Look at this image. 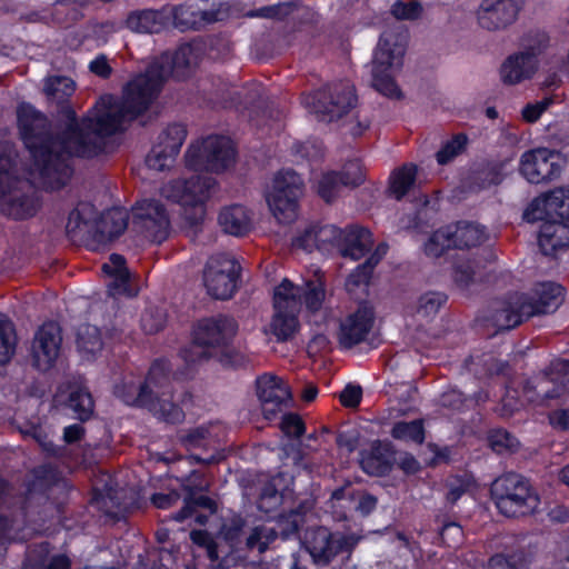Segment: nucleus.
<instances>
[{"label": "nucleus", "instance_id": "30", "mask_svg": "<svg viewBox=\"0 0 569 569\" xmlns=\"http://www.w3.org/2000/svg\"><path fill=\"white\" fill-rule=\"evenodd\" d=\"M538 234V244L546 256L569 246V226L566 222L545 219Z\"/></svg>", "mask_w": 569, "mask_h": 569}, {"label": "nucleus", "instance_id": "9", "mask_svg": "<svg viewBox=\"0 0 569 569\" xmlns=\"http://www.w3.org/2000/svg\"><path fill=\"white\" fill-rule=\"evenodd\" d=\"M491 495L498 510L507 517L525 516L540 505L537 492L529 481L518 473H506L491 485Z\"/></svg>", "mask_w": 569, "mask_h": 569}, {"label": "nucleus", "instance_id": "51", "mask_svg": "<svg viewBox=\"0 0 569 569\" xmlns=\"http://www.w3.org/2000/svg\"><path fill=\"white\" fill-rule=\"evenodd\" d=\"M197 507H202L207 509L211 515L216 512L214 501L207 496H200L196 499H186L183 508L173 515V519L176 521H183L192 517L193 513H196Z\"/></svg>", "mask_w": 569, "mask_h": 569}, {"label": "nucleus", "instance_id": "54", "mask_svg": "<svg viewBox=\"0 0 569 569\" xmlns=\"http://www.w3.org/2000/svg\"><path fill=\"white\" fill-rule=\"evenodd\" d=\"M341 183L347 187H356L363 182L365 173L359 160L348 161L341 172H338Z\"/></svg>", "mask_w": 569, "mask_h": 569}, {"label": "nucleus", "instance_id": "55", "mask_svg": "<svg viewBox=\"0 0 569 569\" xmlns=\"http://www.w3.org/2000/svg\"><path fill=\"white\" fill-rule=\"evenodd\" d=\"M465 144L466 138L463 136H456L453 139L446 142L436 154L438 163L447 164L450 162L462 151Z\"/></svg>", "mask_w": 569, "mask_h": 569}, {"label": "nucleus", "instance_id": "18", "mask_svg": "<svg viewBox=\"0 0 569 569\" xmlns=\"http://www.w3.org/2000/svg\"><path fill=\"white\" fill-rule=\"evenodd\" d=\"M256 390L266 419H273L291 401L288 385L278 376L264 373L257 378Z\"/></svg>", "mask_w": 569, "mask_h": 569}, {"label": "nucleus", "instance_id": "7", "mask_svg": "<svg viewBox=\"0 0 569 569\" xmlns=\"http://www.w3.org/2000/svg\"><path fill=\"white\" fill-rule=\"evenodd\" d=\"M403 54V37L390 30L385 31L373 54L371 74L372 86L386 97L397 99L401 97L393 76L402 66Z\"/></svg>", "mask_w": 569, "mask_h": 569}, {"label": "nucleus", "instance_id": "11", "mask_svg": "<svg viewBox=\"0 0 569 569\" xmlns=\"http://www.w3.org/2000/svg\"><path fill=\"white\" fill-rule=\"evenodd\" d=\"M273 309L269 331L278 341H286L298 331L301 310V290L289 279H283L274 288Z\"/></svg>", "mask_w": 569, "mask_h": 569}, {"label": "nucleus", "instance_id": "29", "mask_svg": "<svg viewBox=\"0 0 569 569\" xmlns=\"http://www.w3.org/2000/svg\"><path fill=\"white\" fill-rule=\"evenodd\" d=\"M539 60L526 52L509 56L501 66L500 77L503 83L517 84L530 79L537 71Z\"/></svg>", "mask_w": 569, "mask_h": 569}, {"label": "nucleus", "instance_id": "3", "mask_svg": "<svg viewBox=\"0 0 569 569\" xmlns=\"http://www.w3.org/2000/svg\"><path fill=\"white\" fill-rule=\"evenodd\" d=\"M114 393L124 403L144 407L166 422L177 423L184 417L182 409L171 400V383L164 361L152 365L143 386L131 382L118 385Z\"/></svg>", "mask_w": 569, "mask_h": 569}, {"label": "nucleus", "instance_id": "26", "mask_svg": "<svg viewBox=\"0 0 569 569\" xmlns=\"http://www.w3.org/2000/svg\"><path fill=\"white\" fill-rule=\"evenodd\" d=\"M169 6L159 9H141L131 11L126 26L137 33H158L169 27V16L172 14Z\"/></svg>", "mask_w": 569, "mask_h": 569}, {"label": "nucleus", "instance_id": "22", "mask_svg": "<svg viewBox=\"0 0 569 569\" xmlns=\"http://www.w3.org/2000/svg\"><path fill=\"white\" fill-rule=\"evenodd\" d=\"M100 219L93 204L79 202L70 212L66 226L67 233L74 241L86 242L93 250L96 239H102L98 234Z\"/></svg>", "mask_w": 569, "mask_h": 569}, {"label": "nucleus", "instance_id": "41", "mask_svg": "<svg viewBox=\"0 0 569 569\" xmlns=\"http://www.w3.org/2000/svg\"><path fill=\"white\" fill-rule=\"evenodd\" d=\"M17 336L11 320L0 313V365L7 363L16 351Z\"/></svg>", "mask_w": 569, "mask_h": 569}, {"label": "nucleus", "instance_id": "12", "mask_svg": "<svg viewBox=\"0 0 569 569\" xmlns=\"http://www.w3.org/2000/svg\"><path fill=\"white\" fill-rule=\"evenodd\" d=\"M303 194V181L293 170H280L266 192V200L274 218L290 223L298 216V201Z\"/></svg>", "mask_w": 569, "mask_h": 569}, {"label": "nucleus", "instance_id": "60", "mask_svg": "<svg viewBox=\"0 0 569 569\" xmlns=\"http://www.w3.org/2000/svg\"><path fill=\"white\" fill-rule=\"evenodd\" d=\"M243 526L244 521L240 517H233L221 528L223 539L227 540L233 549H238Z\"/></svg>", "mask_w": 569, "mask_h": 569}, {"label": "nucleus", "instance_id": "47", "mask_svg": "<svg viewBox=\"0 0 569 569\" xmlns=\"http://www.w3.org/2000/svg\"><path fill=\"white\" fill-rule=\"evenodd\" d=\"M277 531L268 526H257L252 528L247 537L246 547L249 550L258 549L259 552H264L269 545L276 539Z\"/></svg>", "mask_w": 569, "mask_h": 569}, {"label": "nucleus", "instance_id": "10", "mask_svg": "<svg viewBox=\"0 0 569 569\" xmlns=\"http://www.w3.org/2000/svg\"><path fill=\"white\" fill-rule=\"evenodd\" d=\"M302 103L319 121L332 122L356 107L357 96L350 82L340 81L303 96Z\"/></svg>", "mask_w": 569, "mask_h": 569}, {"label": "nucleus", "instance_id": "37", "mask_svg": "<svg viewBox=\"0 0 569 569\" xmlns=\"http://www.w3.org/2000/svg\"><path fill=\"white\" fill-rule=\"evenodd\" d=\"M49 543L43 542L29 551L22 569H69L71 561L64 555H57L47 559Z\"/></svg>", "mask_w": 569, "mask_h": 569}, {"label": "nucleus", "instance_id": "5", "mask_svg": "<svg viewBox=\"0 0 569 569\" xmlns=\"http://www.w3.org/2000/svg\"><path fill=\"white\" fill-rule=\"evenodd\" d=\"M563 301V288L551 281L535 286L530 295L511 293L496 302L492 322L498 330H510L523 319L556 311Z\"/></svg>", "mask_w": 569, "mask_h": 569}, {"label": "nucleus", "instance_id": "62", "mask_svg": "<svg viewBox=\"0 0 569 569\" xmlns=\"http://www.w3.org/2000/svg\"><path fill=\"white\" fill-rule=\"evenodd\" d=\"M190 539L193 543L206 548L207 555L211 561H217L219 558L217 543L212 537L204 530H193L190 532Z\"/></svg>", "mask_w": 569, "mask_h": 569}, {"label": "nucleus", "instance_id": "27", "mask_svg": "<svg viewBox=\"0 0 569 569\" xmlns=\"http://www.w3.org/2000/svg\"><path fill=\"white\" fill-rule=\"evenodd\" d=\"M342 538L330 533L327 528L320 527L310 532L307 538V549L313 561L327 565L341 550Z\"/></svg>", "mask_w": 569, "mask_h": 569}, {"label": "nucleus", "instance_id": "56", "mask_svg": "<svg viewBox=\"0 0 569 569\" xmlns=\"http://www.w3.org/2000/svg\"><path fill=\"white\" fill-rule=\"evenodd\" d=\"M490 447L498 453L506 450H515L518 447L517 439L506 430H495L489 436Z\"/></svg>", "mask_w": 569, "mask_h": 569}, {"label": "nucleus", "instance_id": "28", "mask_svg": "<svg viewBox=\"0 0 569 569\" xmlns=\"http://www.w3.org/2000/svg\"><path fill=\"white\" fill-rule=\"evenodd\" d=\"M108 345V335L99 327L84 323L78 327L76 333V347L81 359L92 361L102 355Z\"/></svg>", "mask_w": 569, "mask_h": 569}, {"label": "nucleus", "instance_id": "31", "mask_svg": "<svg viewBox=\"0 0 569 569\" xmlns=\"http://www.w3.org/2000/svg\"><path fill=\"white\" fill-rule=\"evenodd\" d=\"M388 251L387 243H380L377 246L375 252L368 258V260L358 266L347 278L346 289L351 295L366 293L367 287L376 264L386 256Z\"/></svg>", "mask_w": 569, "mask_h": 569}, {"label": "nucleus", "instance_id": "57", "mask_svg": "<svg viewBox=\"0 0 569 569\" xmlns=\"http://www.w3.org/2000/svg\"><path fill=\"white\" fill-rule=\"evenodd\" d=\"M553 104L551 97L535 102L527 103L522 110L521 116L526 122L533 123L538 121L543 112H546Z\"/></svg>", "mask_w": 569, "mask_h": 569}, {"label": "nucleus", "instance_id": "23", "mask_svg": "<svg viewBox=\"0 0 569 569\" xmlns=\"http://www.w3.org/2000/svg\"><path fill=\"white\" fill-rule=\"evenodd\" d=\"M375 323L371 307L360 306L340 321L338 341L341 348L350 349L366 340Z\"/></svg>", "mask_w": 569, "mask_h": 569}, {"label": "nucleus", "instance_id": "38", "mask_svg": "<svg viewBox=\"0 0 569 569\" xmlns=\"http://www.w3.org/2000/svg\"><path fill=\"white\" fill-rule=\"evenodd\" d=\"M331 501L332 507L338 505L343 509H350L353 505L355 509L362 515L370 513L377 505V499L373 496L367 493L361 495L359 500L356 502L353 500L352 490L350 487L335 490L331 495Z\"/></svg>", "mask_w": 569, "mask_h": 569}, {"label": "nucleus", "instance_id": "49", "mask_svg": "<svg viewBox=\"0 0 569 569\" xmlns=\"http://www.w3.org/2000/svg\"><path fill=\"white\" fill-rule=\"evenodd\" d=\"M176 160V156L168 152L162 144H154L146 158V164L154 171H163L170 169Z\"/></svg>", "mask_w": 569, "mask_h": 569}, {"label": "nucleus", "instance_id": "20", "mask_svg": "<svg viewBox=\"0 0 569 569\" xmlns=\"http://www.w3.org/2000/svg\"><path fill=\"white\" fill-rule=\"evenodd\" d=\"M61 329L56 322L43 323L34 333L31 353L34 366L42 371L52 367L60 355Z\"/></svg>", "mask_w": 569, "mask_h": 569}, {"label": "nucleus", "instance_id": "59", "mask_svg": "<svg viewBox=\"0 0 569 569\" xmlns=\"http://www.w3.org/2000/svg\"><path fill=\"white\" fill-rule=\"evenodd\" d=\"M210 438L211 433L208 428L197 427L182 435L180 441L188 450H191L203 446Z\"/></svg>", "mask_w": 569, "mask_h": 569}, {"label": "nucleus", "instance_id": "25", "mask_svg": "<svg viewBox=\"0 0 569 569\" xmlns=\"http://www.w3.org/2000/svg\"><path fill=\"white\" fill-rule=\"evenodd\" d=\"M301 290V308L305 307L310 321L319 323L329 317L327 307L326 281L321 273L316 272L313 278L305 280L302 286L295 284Z\"/></svg>", "mask_w": 569, "mask_h": 569}, {"label": "nucleus", "instance_id": "36", "mask_svg": "<svg viewBox=\"0 0 569 569\" xmlns=\"http://www.w3.org/2000/svg\"><path fill=\"white\" fill-rule=\"evenodd\" d=\"M451 228L452 246L457 249H470L482 244L488 236L485 228L473 222H458Z\"/></svg>", "mask_w": 569, "mask_h": 569}, {"label": "nucleus", "instance_id": "15", "mask_svg": "<svg viewBox=\"0 0 569 569\" xmlns=\"http://www.w3.org/2000/svg\"><path fill=\"white\" fill-rule=\"evenodd\" d=\"M240 266L233 256L217 253L209 258L203 282L207 292L214 299H229L237 289Z\"/></svg>", "mask_w": 569, "mask_h": 569}, {"label": "nucleus", "instance_id": "50", "mask_svg": "<svg viewBox=\"0 0 569 569\" xmlns=\"http://www.w3.org/2000/svg\"><path fill=\"white\" fill-rule=\"evenodd\" d=\"M141 328L146 333L159 332L166 325L167 315L162 308L148 307L141 316Z\"/></svg>", "mask_w": 569, "mask_h": 569}, {"label": "nucleus", "instance_id": "45", "mask_svg": "<svg viewBox=\"0 0 569 569\" xmlns=\"http://www.w3.org/2000/svg\"><path fill=\"white\" fill-rule=\"evenodd\" d=\"M480 273V264L470 259H459L455 264V282L462 289L476 282Z\"/></svg>", "mask_w": 569, "mask_h": 569}, {"label": "nucleus", "instance_id": "43", "mask_svg": "<svg viewBox=\"0 0 569 569\" xmlns=\"http://www.w3.org/2000/svg\"><path fill=\"white\" fill-rule=\"evenodd\" d=\"M187 137V129L183 124L173 123L168 126L158 137L156 144H162L173 156H178L181 146Z\"/></svg>", "mask_w": 569, "mask_h": 569}, {"label": "nucleus", "instance_id": "52", "mask_svg": "<svg viewBox=\"0 0 569 569\" xmlns=\"http://www.w3.org/2000/svg\"><path fill=\"white\" fill-rule=\"evenodd\" d=\"M548 44L549 37L546 32H531L523 38L520 52H526L538 60V57L547 49Z\"/></svg>", "mask_w": 569, "mask_h": 569}, {"label": "nucleus", "instance_id": "33", "mask_svg": "<svg viewBox=\"0 0 569 569\" xmlns=\"http://www.w3.org/2000/svg\"><path fill=\"white\" fill-rule=\"evenodd\" d=\"M128 227V213L120 208L108 210L101 218L98 228V234H101V240L96 239L93 250H99L108 242L119 237Z\"/></svg>", "mask_w": 569, "mask_h": 569}, {"label": "nucleus", "instance_id": "19", "mask_svg": "<svg viewBox=\"0 0 569 569\" xmlns=\"http://www.w3.org/2000/svg\"><path fill=\"white\" fill-rule=\"evenodd\" d=\"M528 222L561 219L569 221V188H558L531 201L523 213Z\"/></svg>", "mask_w": 569, "mask_h": 569}, {"label": "nucleus", "instance_id": "14", "mask_svg": "<svg viewBox=\"0 0 569 569\" xmlns=\"http://www.w3.org/2000/svg\"><path fill=\"white\" fill-rule=\"evenodd\" d=\"M317 239L320 247L329 242L343 258L352 260L362 258L373 244L371 232L359 226H348L343 229L325 226L319 230Z\"/></svg>", "mask_w": 569, "mask_h": 569}, {"label": "nucleus", "instance_id": "32", "mask_svg": "<svg viewBox=\"0 0 569 569\" xmlns=\"http://www.w3.org/2000/svg\"><path fill=\"white\" fill-rule=\"evenodd\" d=\"M218 222L223 232L234 237L244 236L252 226L249 211L240 204L224 207L219 213Z\"/></svg>", "mask_w": 569, "mask_h": 569}, {"label": "nucleus", "instance_id": "24", "mask_svg": "<svg viewBox=\"0 0 569 569\" xmlns=\"http://www.w3.org/2000/svg\"><path fill=\"white\" fill-rule=\"evenodd\" d=\"M520 8V0H482L477 11L478 22L487 30L505 28L517 19Z\"/></svg>", "mask_w": 569, "mask_h": 569}, {"label": "nucleus", "instance_id": "48", "mask_svg": "<svg viewBox=\"0 0 569 569\" xmlns=\"http://www.w3.org/2000/svg\"><path fill=\"white\" fill-rule=\"evenodd\" d=\"M343 187L346 186L341 183L338 172H327L318 181L317 191L325 201L330 202L340 193Z\"/></svg>", "mask_w": 569, "mask_h": 569}, {"label": "nucleus", "instance_id": "16", "mask_svg": "<svg viewBox=\"0 0 569 569\" xmlns=\"http://www.w3.org/2000/svg\"><path fill=\"white\" fill-rule=\"evenodd\" d=\"M134 230L151 242L161 243L169 236L170 221L159 200H142L132 210Z\"/></svg>", "mask_w": 569, "mask_h": 569}, {"label": "nucleus", "instance_id": "8", "mask_svg": "<svg viewBox=\"0 0 569 569\" xmlns=\"http://www.w3.org/2000/svg\"><path fill=\"white\" fill-rule=\"evenodd\" d=\"M232 141L223 136H208L192 142L184 154L186 167L193 171L223 173L236 164Z\"/></svg>", "mask_w": 569, "mask_h": 569}, {"label": "nucleus", "instance_id": "61", "mask_svg": "<svg viewBox=\"0 0 569 569\" xmlns=\"http://www.w3.org/2000/svg\"><path fill=\"white\" fill-rule=\"evenodd\" d=\"M488 567L489 569H522L523 557L521 553L496 555L490 558Z\"/></svg>", "mask_w": 569, "mask_h": 569}, {"label": "nucleus", "instance_id": "63", "mask_svg": "<svg viewBox=\"0 0 569 569\" xmlns=\"http://www.w3.org/2000/svg\"><path fill=\"white\" fill-rule=\"evenodd\" d=\"M292 10V4L282 2L278 4L259 8L250 13L251 17L281 19Z\"/></svg>", "mask_w": 569, "mask_h": 569}, {"label": "nucleus", "instance_id": "21", "mask_svg": "<svg viewBox=\"0 0 569 569\" xmlns=\"http://www.w3.org/2000/svg\"><path fill=\"white\" fill-rule=\"evenodd\" d=\"M202 53L200 43L181 44L173 53L166 52L151 61L157 64V71L166 80L170 74L183 78L198 66Z\"/></svg>", "mask_w": 569, "mask_h": 569}, {"label": "nucleus", "instance_id": "64", "mask_svg": "<svg viewBox=\"0 0 569 569\" xmlns=\"http://www.w3.org/2000/svg\"><path fill=\"white\" fill-rule=\"evenodd\" d=\"M280 428L288 437L298 438L305 432L302 419L295 413H288L282 417Z\"/></svg>", "mask_w": 569, "mask_h": 569}, {"label": "nucleus", "instance_id": "1", "mask_svg": "<svg viewBox=\"0 0 569 569\" xmlns=\"http://www.w3.org/2000/svg\"><path fill=\"white\" fill-rule=\"evenodd\" d=\"M164 79L151 62L144 72L133 76L122 88L121 98L104 94L80 121L72 110L66 111L62 133L52 137L47 118L31 104L18 108V124L32 166L33 183L47 190H58L71 179L70 158L94 157L104 149V137L124 130L147 112L162 89Z\"/></svg>", "mask_w": 569, "mask_h": 569}, {"label": "nucleus", "instance_id": "42", "mask_svg": "<svg viewBox=\"0 0 569 569\" xmlns=\"http://www.w3.org/2000/svg\"><path fill=\"white\" fill-rule=\"evenodd\" d=\"M68 405L79 420H88L93 412V400L86 388L77 387L70 391Z\"/></svg>", "mask_w": 569, "mask_h": 569}, {"label": "nucleus", "instance_id": "17", "mask_svg": "<svg viewBox=\"0 0 569 569\" xmlns=\"http://www.w3.org/2000/svg\"><path fill=\"white\" fill-rule=\"evenodd\" d=\"M560 153L547 148L525 152L520 159V172L530 183H541L558 177L562 170Z\"/></svg>", "mask_w": 569, "mask_h": 569}, {"label": "nucleus", "instance_id": "35", "mask_svg": "<svg viewBox=\"0 0 569 569\" xmlns=\"http://www.w3.org/2000/svg\"><path fill=\"white\" fill-rule=\"evenodd\" d=\"M168 6L173 11L172 14L169 16V26L173 24L181 30L197 29L202 23L214 21L212 14L200 11L192 4Z\"/></svg>", "mask_w": 569, "mask_h": 569}, {"label": "nucleus", "instance_id": "4", "mask_svg": "<svg viewBox=\"0 0 569 569\" xmlns=\"http://www.w3.org/2000/svg\"><path fill=\"white\" fill-rule=\"evenodd\" d=\"M40 208L31 181L22 178L17 153L9 142H0V211L16 220L30 218Z\"/></svg>", "mask_w": 569, "mask_h": 569}, {"label": "nucleus", "instance_id": "39", "mask_svg": "<svg viewBox=\"0 0 569 569\" xmlns=\"http://www.w3.org/2000/svg\"><path fill=\"white\" fill-rule=\"evenodd\" d=\"M417 168L413 164H405L395 170L390 176L389 191L392 197L400 200L413 187Z\"/></svg>", "mask_w": 569, "mask_h": 569}, {"label": "nucleus", "instance_id": "44", "mask_svg": "<svg viewBox=\"0 0 569 569\" xmlns=\"http://www.w3.org/2000/svg\"><path fill=\"white\" fill-rule=\"evenodd\" d=\"M391 436L398 440L412 441L420 445L425 440L423 422L420 419L409 422H397L391 430Z\"/></svg>", "mask_w": 569, "mask_h": 569}, {"label": "nucleus", "instance_id": "46", "mask_svg": "<svg viewBox=\"0 0 569 569\" xmlns=\"http://www.w3.org/2000/svg\"><path fill=\"white\" fill-rule=\"evenodd\" d=\"M451 228L448 226L436 230L425 243V252L430 257H440L449 248H453Z\"/></svg>", "mask_w": 569, "mask_h": 569}, {"label": "nucleus", "instance_id": "34", "mask_svg": "<svg viewBox=\"0 0 569 569\" xmlns=\"http://www.w3.org/2000/svg\"><path fill=\"white\" fill-rule=\"evenodd\" d=\"M102 271L111 278L108 283V291L111 296L133 295L129 286L130 273L122 256L111 254L109 261L103 263Z\"/></svg>", "mask_w": 569, "mask_h": 569}, {"label": "nucleus", "instance_id": "13", "mask_svg": "<svg viewBox=\"0 0 569 569\" xmlns=\"http://www.w3.org/2000/svg\"><path fill=\"white\" fill-rule=\"evenodd\" d=\"M568 383L569 361L556 360L551 363L549 372L527 381L523 387V397L532 405L548 406L551 400L566 393Z\"/></svg>", "mask_w": 569, "mask_h": 569}, {"label": "nucleus", "instance_id": "53", "mask_svg": "<svg viewBox=\"0 0 569 569\" xmlns=\"http://www.w3.org/2000/svg\"><path fill=\"white\" fill-rule=\"evenodd\" d=\"M446 300L443 293L427 292L419 298L417 311L425 317L436 315Z\"/></svg>", "mask_w": 569, "mask_h": 569}, {"label": "nucleus", "instance_id": "40", "mask_svg": "<svg viewBox=\"0 0 569 569\" xmlns=\"http://www.w3.org/2000/svg\"><path fill=\"white\" fill-rule=\"evenodd\" d=\"M76 90L74 81L64 76H52L44 80L43 91L47 98L57 103L66 101Z\"/></svg>", "mask_w": 569, "mask_h": 569}, {"label": "nucleus", "instance_id": "58", "mask_svg": "<svg viewBox=\"0 0 569 569\" xmlns=\"http://www.w3.org/2000/svg\"><path fill=\"white\" fill-rule=\"evenodd\" d=\"M391 13L399 20H415L421 16L422 7L417 1L409 3L397 1L391 7Z\"/></svg>", "mask_w": 569, "mask_h": 569}, {"label": "nucleus", "instance_id": "2", "mask_svg": "<svg viewBox=\"0 0 569 569\" xmlns=\"http://www.w3.org/2000/svg\"><path fill=\"white\" fill-rule=\"evenodd\" d=\"M237 330L232 318L220 316L200 320L193 330V342L181 352L183 361L194 366L216 358L223 366L240 365L242 356L231 347Z\"/></svg>", "mask_w": 569, "mask_h": 569}, {"label": "nucleus", "instance_id": "6", "mask_svg": "<svg viewBox=\"0 0 569 569\" xmlns=\"http://www.w3.org/2000/svg\"><path fill=\"white\" fill-rule=\"evenodd\" d=\"M218 190V182L208 176L193 174L169 181L162 194L179 204L180 216L188 227H197L206 216L207 202Z\"/></svg>", "mask_w": 569, "mask_h": 569}]
</instances>
